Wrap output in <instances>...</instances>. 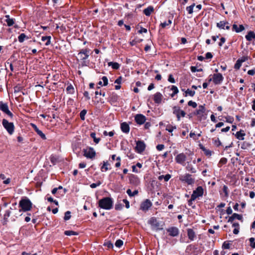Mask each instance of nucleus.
<instances>
[{"label": "nucleus", "mask_w": 255, "mask_h": 255, "mask_svg": "<svg viewBox=\"0 0 255 255\" xmlns=\"http://www.w3.org/2000/svg\"><path fill=\"white\" fill-rule=\"evenodd\" d=\"M195 6V4L194 3H193L191 5L186 7V10H187V11L188 12V13L189 14H191L193 13V8H194Z\"/></svg>", "instance_id": "35"}, {"label": "nucleus", "mask_w": 255, "mask_h": 255, "mask_svg": "<svg viewBox=\"0 0 255 255\" xmlns=\"http://www.w3.org/2000/svg\"><path fill=\"white\" fill-rule=\"evenodd\" d=\"M86 113H87V111L86 110H83L82 111H81V112L80 113V118L82 120H85V117Z\"/></svg>", "instance_id": "47"}, {"label": "nucleus", "mask_w": 255, "mask_h": 255, "mask_svg": "<svg viewBox=\"0 0 255 255\" xmlns=\"http://www.w3.org/2000/svg\"><path fill=\"white\" fill-rule=\"evenodd\" d=\"M105 247H107L108 249L113 248V244L110 241H107L104 244Z\"/></svg>", "instance_id": "48"}, {"label": "nucleus", "mask_w": 255, "mask_h": 255, "mask_svg": "<svg viewBox=\"0 0 255 255\" xmlns=\"http://www.w3.org/2000/svg\"><path fill=\"white\" fill-rule=\"evenodd\" d=\"M217 26L220 29L229 30L230 26L228 22L221 21L217 23Z\"/></svg>", "instance_id": "17"}, {"label": "nucleus", "mask_w": 255, "mask_h": 255, "mask_svg": "<svg viewBox=\"0 0 255 255\" xmlns=\"http://www.w3.org/2000/svg\"><path fill=\"white\" fill-rule=\"evenodd\" d=\"M117 162L115 164V166L116 167H119L121 166V157L118 156L116 158Z\"/></svg>", "instance_id": "57"}, {"label": "nucleus", "mask_w": 255, "mask_h": 255, "mask_svg": "<svg viewBox=\"0 0 255 255\" xmlns=\"http://www.w3.org/2000/svg\"><path fill=\"white\" fill-rule=\"evenodd\" d=\"M204 194V189L202 186L197 187L195 190L193 191L191 195L193 199H197L203 196Z\"/></svg>", "instance_id": "9"}, {"label": "nucleus", "mask_w": 255, "mask_h": 255, "mask_svg": "<svg viewBox=\"0 0 255 255\" xmlns=\"http://www.w3.org/2000/svg\"><path fill=\"white\" fill-rule=\"evenodd\" d=\"M91 137H92L94 139V142L96 143H98L100 140V138H97L96 137V133L95 132H92L90 134Z\"/></svg>", "instance_id": "43"}, {"label": "nucleus", "mask_w": 255, "mask_h": 255, "mask_svg": "<svg viewBox=\"0 0 255 255\" xmlns=\"http://www.w3.org/2000/svg\"><path fill=\"white\" fill-rule=\"evenodd\" d=\"M242 216L237 213H234L229 219L228 222L233 223L234 220L236 219L239 220H242Z\"/></svg>", "instance_id": "22"}, {"label": "nucleus", "mask_w": 255, "mask_h": 255, "mask_svg": "<svg viewBox=\"0 0 255 255\" xmlns=\"http://www.w3.org/2000/svg\"><path fill=\"white\" fill-rule=\"evenodd\" d=\"M19 212L21 211L26 212L30 211L32 207V203L30 200L27 198H22L19 203Z\"/></svg>", "instance_id": "2"}, {"label": "nucleus", "mask_w": 255, "mask_h": 255, "mask_svg": "<svg viewBox=\"0 0 255 255\" xmlns=\"http://www.w3.org/2000/svg\"><path fill=\"white\" fill-rule=\"evenodd\" d=\"M224 80V77L222 74H214L213 75V82L215 85L221 84Z\"/></svg>", "instance_id": "13"}, {"label": "nucleus", "mask_w": 255, "mask_h": 255, "mask_svg": "<svg viewBox=\"0 0 255 255\" xmlns=\"http://www.w3.org/2000/svg\"><path fill=\"white\" fill-rule=\"evenodd\" d=\"M248 74L250 75H254L255 74V68L251 70H249L248 71Z\"/></svg>", "instance_id": "64"}, {"label": "nucleus", "mask_w": 255, "mask_h": 255, "mask_svg": "<svg viewBox=\"0 0 255 255\" xmlns=\"http://www.w3.org/2000/svg\"><path fill=\"white\" fill-rule=\"evenodd\" d=\"M138 192L137 190H135L133 192H132L131 190L129 189L127 190V193L129 197H133L135 195L138 194Z\"/></svg>", "instance_id": "34"}, {"label": "nucleus", "mask_w": 255, "mask_h": 255, "mask_svg": "<svg viewBox=\"0 0 255 255\" xmlns=\"http://www.w3.org/2000/svg\"><path fill=\"white\" fill-rule=\"evenodd\" d=\"M245 37L248 41H251L255 39V33L254 31H250Z\"/></svg>", "instance_id": "24"}, {"label": "nucleus", "mask_w": 255, "mask_h": 255, "mask_svg": "<svg viewBox=\"0 0 255 255\" xmlns=\"http://www.w3.org/2000/svg\"><path fill=\"white\" fill-rule=\"evenodd\" d=\"M50 39L51 36H42L41 38V40L42 41H46L45 43V45L46 46H48L50 44Z\"/></svg>", "instance_id": "32"}, {"label": "nucleus", "mask_w": 255, "mask_h": 255, "mask_svg": "<svg viewBox=\"0 0 255 255\" xmlns=\"http://www.w3.org/2000/svg\"><path fill=\"white\" fill-rule=\"evenodd\" d=\"M135 121L138 125L143 124L146 121V118L141 114H137L135 116Z\"/></svg>", "instance_id": "18"}, {"label": "nucleus", "mask_w": 255, "mask_h": 255, "mask_svg": "<svg viewBox=\"0 0 255 255\" xmlns=\"http://www.w3.org/2000/svg\"><path fill=\"white\" fill-rule=\"evenodd\" d=\"M245 28L243 25H238L234 24L233 25V30L235 31L236 32H240L244 30Z\"/></svg>", "instance_id": "25"}, {"label": "nucleus", "mask_w": 255, "mask_h": 255, "mask_svg": "<svg viewBox=\"0 0 255 255\" xmlns=\"http://www.w3.org/2000/svg\"><path fill=\"white\" fill-rule=\"evenodd\" d=\"M169 235L172 237H177L179 233V229L176 227H171L166 229Z\"/></svg>", "instance_id": "14"}, {"label": "nucleus", "mask_w": 255, "mask_h": 255, "mask_svg": "<svg viewBox=\"0 0 255 255\" xmlns=\"http://www.w3.org/2000/svg\"><path fill=\"white\" fill-rule=\"evenodd\" d=\"M37 134L41 137L43 139H45L46 138L45 135L42 132L41 130L39 129L37 132H36Z\"/></svg>", "instance_id": "49"}, {"label": "nucleus", "mask_w": 255, "mask_h": 255, "mask_svg": "<svg viewBox=\"0 0 255 255\" xmlns=\"http://www.w3.org/2000/svg\"><path fill=\"white\" fill-rule=\"evenodd\" d=\"M190 68L192 72H200L202 71V69H197L195 66H191Z\"/></svg>", "instance_id": "50"}, {"label": "nucleus", "mask_w": 255, "mask_h": 255, "mask_svg": "<svg viewBox=\"0 0 255 255\" xmlns=\"http://www.w3.org/2000/svg\"><path fill=\"white\" fill-rule=\"evenodd\" d=\"M113 200L111 197H104L99 201L98 206L100 208L109 210L113 208Z\"/></svg>", "instance_id": "1"}, {"label": "nucleus", "mask_w": 255, "mask_h": 255, "mask_svg": "<svg viewBox=\"0 0 255 255\" xmlns=\"http://www.w3.org/2000/svg\"><path fill=\"white\" fill-rule=\"evenodd\" d=\"M121 129L123 132L128 133L129 131V126L126 122H124L121 124Z\"/></svg>", "instance_id": "21"}, {"label": "nucleus", "mask_w": 255, "mask_h": 255, "mask_svg": "<svg viewBox=\"0 0 255 255\" xmlns=\"http://www.w3.org/2000/svg\"><path fill=\"white\" fill-rule=\"evenodd\" d=\"M187 236L190 241H193L196 238L195 232L192 229H187Z\"/></svg>", "instance_id": "19"}, {"label": "nucleus", "mask_w": 255, "mask_h": 255, "mask_svg": "<svg viewBox=\"0 0 255 255\" xmlns=\"http://www.w3.org/2000/svg\"><path fill=\"white\" fill-rule=\"evenodd\" d=\"M249 241L250 242V243H251V246L253 248H255V238H251L250 239H249Z\"/></svg>", "instance_id": "56"}, {"label": "nucleus", "mask_w": 255, "mask_h": 255, "mask_svg": "<svg viewBox=\"0 0 255 255\" xmlns=\"http://www.w3.org/2000/svg\"><path fill=\"white\" fill-rule=\"evenodd\" d=\"M171 90L173 91V93L171 94L172 97H173L175 95L177 94L179 92L177 87L174 85L172 86Z\"/></svg>", "instance_id": "39"}, {"label": "nucleus", "mask_w": 255, "mask_h": 255, "mask_svg": "<svg viewBox=\"0 0 255 255\" xmlns=\"http://www.w3.org/2000/svg\"><path fill=\"white\" fill-rule=\"evenodd\" d=\"M123 245V242L121 240H117L115 243V246L118 248H120Z\"/></svg>", "instance_id": "52"}, {"label": "nucleus", "mask_w": 255, "mask_h": 255, "mask_svg": "<svg viewBox=\"0 0 255 255\" xmlns=\"http://www.w3.org/2000/svg\"><path fill=\"white\" fill-rule=\"evenodd\" d=\"M187 157L185 153H181L176 155L175 158V161L183 166L185 165V161H186Z\"/></svg>", "instance_id": "11"}, {"label": "nucleus", "mask_w": 255, "mask_h": 255, "mask_svg": "<svg viewBox=\"0 0 255 255\" xmlns=\"http://www.w3.org/2000/svg\"><path fill=\"white\" fill-rule=\"evenodd\" d=\"M227 158H226L225 157H223L220 159V160L219 162V164H218V166L219 167H221L222 165L225 164L227 163Z\"/></svg>", "instance_id": "45"}, {"label": "nucleus", "mask_w": 255, "mask_h": 255, "mask_svg": "<svg viewBox=\"0 0 255 255\" xmlns=\"http://www.w3.org/2000/svg\"><path fill=\"white\" fill-rule=\"evenodd\" d=\"M64 234L66 236H77L78 235V233L73 231H65Z\"/></svg>", "instance_id": "36"}, {"label": "nucleus", "mask_w": 255, "mask_h": 255, "mask_svg": "<svg viewBox=\"0 0 255 255\" xmlns=\"http://www.w3.org/2000/svg\"><path fill=\"white\" fill-rule=\"evenodd\" d=\"M162 95L160 92H157L154 95V101L156 104L161 103L162 99Z\"/></svg>", "instance_id": "23"}, {"label": "nucleus", "mask_w": 255, "mask_h": 255, "mask_svg": "<svg viewBox=\"0 0 255 255\" xmlns=\"http://www.w3.org/2000/svg\"><path fill=\"white\" fill-rule=\"evenodd\" d=\"M5 17L6 18L5 21L7 24L8 26H10L13 25L14 23V21L12 19H10L9 18V15H6Z\"/></svg>", "instance_id": "38"}, {"label": "nucleus", "mask_w": 255, "mask_h": 255, "mask_svg": "<svg viewBox=\"0 0 255 255\" xmlns=\"http://www.w3.org/2000/svg\"><path fill=\"white\" fill-rule=\"evenodd\" d=\"M226 122L229 123H232L234 121V119L233 117L230 116H228L226 118Z\"/></svg>", "instance_id": "61"}, {"label": "nucleus", "mask_w": 255, "mask_h": 255, "mask_svg": "<svg viewBox=\"0 0 255 255\" xmlns=\"http://www.w3.org/2000/svg\"><path fill=\"white\" fill-rule=\"evenodd\" d=\"M101 184V182H99L98 183H92L90 185V187L92 188H96L97 187L100 186Z\"/></svg>", "instance_id": "63"}, {"label": "nucleus", "mask_w": 255, "mask_h": 255, "mask_svg": "<svg viewBox=\"0 0 255 255\" xmlns=\"http://www.w3.org/2000/svg\"><path fill=\"white\" fill-rule=\"evenodd\" d=\"M154 8L152 6H149L143 10L144 14L146 16H149L152 12H153Z\"/></svg>", "instance_id": "27"}, {"label": "nucleus", "mask_w": 255, "mask_h": 255, "mask_svg": "<svg viewBox=\"0 0 255 255\" xmlns=\"http://www.w3.org/2000/svg\"><path fill=\"white\" fill-rule=\"evenodd\" d=\"M188 106L192 107L194 108H195L197 106V104H196V103L192 101H189L188 103Z\"/></svg>", "instance_id": "53"}, {"label": "nucleus", "mask_w": 255, "mask_h": 255, "mask_svg": "<svg viewBox=\"0 0 255 255\" xmlns=\"http://www.w3.org/2000/svg\"><path fill=\"white\" fill-rule=\"evenodd\" d=\"M172 23V20L170 19H169L167 21H164L163 22L161 23L160 26L162 28H165L167 26L170 25Z\"/></svg>", "instance_id": "40"}, {"label": "nucleus", "mask_w": 255, "mask_h": 255, "mask_svg": "<svg viewBox=\"0 0 255 255\" xmlns=\"http://www.w3.org/2000/svg\"><path fill=\"white\" fill-rule=\"evenodd\" d=\"M152 203L149 199H146L140 205V209L146 212L152 206Z\"/></svg>", "instance_id": "16"}, {"label": "nucleus", "mask_w": 255, "mask_h": 255, "mask_svg": "<svg viewBox=\"0 0 255 255\" xmlns=\"http://www.w3.org/2000/svg\"><path fill=\"white\" fill-rule=\"evenodd\" d=\"M185 96H190L191 97H193L195 94V92L194 91H192L189 89H187L186 91H185Z\"/></svg>", "instance_id": "37"}, {"label": "nucleus", "mask_w": 255, "mask_h": 255, "mask_svg": "<svg viewBox=\"0 0 255 255\" xmlns=\"http://www.w3.org/2000/svg\"><path fill=\"white\" fill-rule=\"evenodd\" d=\"M89 51L90 50L88 49H82L78 54L80 60L82 61L81 63L82 66H86L89 64V61H86V60L89 56Z\"/></svg>", "instance_id": "4"}, {"label": "nucleus", "mask_w": 255, "mask_h": 255, "mask_svg": "<svg viewBox=\"0 0 255 255\" xmlns=\"http://www.w3.org/2000/svg\"><path fill=\"white\" fill-rule=\"evenodd\" d=\"M115 132L114 131H111L109 132H108L107 131H104L103 132V134L105 136L109 135L110 136H113L114 135Z\"/></svg>", "instance_id": "51"}, {"label": "nucleus", "mask_w": 255, "mask_h": 255, "mask_svg": "<svg viewBox=\"0 0 255 255\" xmlns=\"http://www.w3.org/2000/svg\"><path fill=\"white\" fill-rule=\"evenodd\" d=\"M226 39L224 37H222L220 39V41L219 42L218 45L220 47H221L223 44L225 42Z\"/></svg>", "instance_id": "62"}, {"label": "nucleus", "mask_w": 255, "mask_h": 255, "mask_svg": "<svg viewBox=\"0 0 255 255\" xmlns=\"http://www.w3.org/2000/svg\"><path fill=\"white\" fill-rule=\"evenodd\" d=\"M2 124L9 134H12L13 133L14 126L13 123L8 122L6 120L3 119Z\"/></svg>", "instance_id": "5"}, {"label": "nucleus", "mask_w": 255, "mask_h": 255, "mask_svg": "<svg viewBox=\"0 0 255 255\" xmlns=\"http://www.w3.org/2000/svg\"><path fill=\"white\" fill-rule=\"evenodd\" d=\"M123 208V205L122 204L117 203L115 205V209L116 210H120Z\"/></svg>", "instance_id": "60"}, {"label": "nucleus", "mask_w": 255, "mask_h": 255, "mask_svg": "<svg viewBox=\"0 0 255 255\" xmlns=\"http://www.w3.org/2000/svg\"><path fill=\"white\" fill-rule=\"evenodd\" d=\"M176 128V127L175 126H173L172 125H168L166 128V130L169 132H172L174 129Z\"/></svg>", "instance_id": "42"}, {"label": "nucleus", "mask_w": 255, "mask_h": 255, "mask_svg": "<svg viewBox=\"0 0 255 255\" xmlns=\"http://www.w3.org/2000/svg\"><path fill=\"white\" fill-rule=\"evenodd\" d=\"M168 82L171 83H175V79L173 77V76H172V75L171 74H170L168 76Z\"/></svg>", "instance_id": "54"}, {"label": "nucleus", "mask_w": 255, "mask_h": 255, "mask_svg": "<svg viewBox=\"0 0 255 255\" xmlns=\"http://www.w3.org/2000/svg\"><path fill=\"white\" fill-rule=\"evenodd\" d=\"M13 65H15L14 57L11 56L6 62V66L9 67L11 71L14 70Z\"/></svg>", "instance_id": "20"}, {"label": "nucleus", "mask_w": 255, "mask_h": 255, "mask_svg": "<svg viewBox=\"0 0 255 255\" xmlns=\"http://www.w3.org/2000/svg\"><path fill=\"white\" fill-rule=\"evenodd\" d=\"M84 156L87 158L93 159L96 156V152L94 148L91 147L87 148L83 150Z\"/></svg>", "instance_id": "8"}, {"label": "nucleus", "mask_w": 255, "mask_h": 255, "mask_svg": "<svg viewBox=\"0 0 255 255\" xmlns=\"http://www.w3.org/2000/svg\"><path fill=\"white\" fill-rule=\"evenodd\" d=\"M205 112V107L203 105H200L196 112V115L200 121L204 120L206 119L207 117Z\"/></svg>", "instance_id": "7"}, {"label": "nucleus", "mask_w": 255, "mask_h": 255, "mask_svg": "<svg viewBox=\"0 0 255 255\" xmlns=\"http://www.w3.org/2000/svg\"><path fill=\"white\" fill-rule=\"evenodd\" d=\"M249 59L248 56H244L242 57L241 58L238 59L242 63L247 60H248Z\"/></svg>", "instance_id": "59"}, {"label": "nucleus", "mask_w": 255, "mask_h": 255, "mask_svg": "<svg viewBox=\"0 0 255 255\" xmlns=\"http://www.w3.org/2000/svg\"><path fill=\"white\" fill-rule=\"evenodd\" d=\"M145 144L143 141L138 140L136 143L135 151L138 153H141L145 150Z\"/></svg>", "instance_id": "12"}, {"label": "nucleus", "mask_w": 255, "mask_h": 255, "mask_svg": "<svg viewBox=\"0 0 255 255\" xmlns=\"http://www.w3.org/2000/svg\"><path fill=\"white\" fill-rule=\"evenodd\" d=\"M108 66H111L113 69L118 70L120 67V65L117 62H110L108 63Z\"/></svg>", "instance_id": "29"}, {"label": "nucleus", "mask_w": 255, "mask_h": 255, "mask_svg": "<svg viewBox=\"0 0 255 255\" xmlns=\"http://www.w3.org/2000/svg\"><path fill=\"white\" fill-rule=\"evenodd\" d=\"M66 90H67V92L69 94H73L74 92V87L71 84L67 86V87L66 88Z\"/></svg>", "instance_id": "41"}, {"label": "nucleus", "mask_w": 255, "mask_h": 255, "mask_svg": "<svg viewBox=\"0 0 255 255\" xmlns=\"http://www.w3.org/2000/svg\"><path fill=\"white\" fill-rule=\"evenodd\" d=\"M110 167V164L109 162L106 161L103 162V164L101 167V170L102 172H106L108 171L109 169H111V168Z\"/></svg>", "instance_id": "26"}, {"label": "nucleus", "mask_w": 255, "mask_h": 255, "mask_svg": "<svg viewBox=\"0 0 255 255\" xmlns=\"http://www.w3.org/2000/svg\"><path fill=\"white\" fill-rule=\"evenodd\" d=\"M70 218H71V212L69 211H66L65 213V216L64 217V220L67 221V220H69L70 219Z\"/></svg>", "instance_id": "46"}, {"label": "nucleus", "mask_w": 255, "mask_h": 255, "mask_svg": "<svg viewBox=\"0 0 255 255\" xmlns=\"http://www.w3.org/2000/svg\"><path fill=\"white\" fill-rule=\"evenodd\" d=\"M102 80H103V86H107L108 84V79L107 78V77L106 76H103L102 78Z\"/></svg>", "instance_id": "58"}, {"label": "nucleus", "mask_w": 255, "mask_h": 255, "mask_svg": "<svg viewBox=\"0 0 255 255\" xmlns=\"http://www.w3.org/2000/svg\"><path fill=\"white\" fill-rule=\"evenodd\" d=\"M129 180L131 183H137L139 182L138 178L135 175H131L129 177Z\"/></svg>", "instance_id": "31"}, {"label": "nucleus", "mask_w": 255, "mask_h": 255, "mask_svg": "<svg viewBox=\"0 0 255 255\" xmlns=\"http://www.w3.org/2000/svg\"><path fill=\"white\" fill-rule=\"evenodd\" d=\"M148 223L150 225L152 229L153 230L158 231L163 229V223L157 220L155 217L151 218L148 220Z\"/></svg>", "instance_id": "3"}, {"label": "nucleus", "mask_w": 255, "mask_h": 255, "mask_svg": "<svg viewBox=\"0 0 255 255\" xmlns=\"http://www.w3.org/2000/svg\"><path fill=\"white\" fill-rule=\"evenodd\" d=\"M186 169L188 171H189L193 173H196V172L195 168H194L191 164H189V162H188V164L186 166Z\"/></svg>", "instance_id": "33"}, {"label": "nucleus", "mask_w": 255, "mask_h": 255, "mask_svg": "<svg viewBox=\"0 0 255 255\" xmlns=\"http://www.w3.org/2000/svg\"><path fill=\"white\" fill-rule=\"evenodd\" d=\"M0 110L10 118H12L13 114L9 110L8 105L2 101L0 102Z\"/></svg>", "instance_id": "10"}, {"label": "nucleus", "mask_w": 255, "mask_h": 255, "mask_svg": "<svg viewBox=\"0 0 255 255\" xmlns=\"http://www.w3.org/2000/svg\"><path fill=\"white\" fill-rule=\"evenodd\" d=\"M179 180L183 182L186 183L188 185H192L195 182V179L192 178V175L188 173L179 176Z\"/></svg>", "instance_id": "6"}, {"label": "nucleus", "mask_w": 255, "mask_h": 255, "mask_svg": "<svg viewBox=\"0 0 255 255\" xmlns=\"http://www.w3.org/2000/svg\"><path fill=\"white\" fill-rule=\"evenodd\" d=\"M245 135V133H244V131H239L236 132V137L237 139L239 140H244V136Z\"/></svg>", "instance_id": "28"}, {"label": "nucleus", "mask_w": 255, "mask_h": 255, "mask_svg": "<svg viewBox=\"0 0 255 255\" xmlns=\"http://www.w3.org/2000/svg\"><path fill=\"white\" fill-rule=\"evenodd\" d=\"M196 199H193L192 196H191V198L188 201V204L189 206H191L192 208H194L195 206H193V202Z\"/></svg>", "instance_id": "55"}, {"label": "nucleus", "mask_w": 255, "mask_h": 255, "mask_svg": "<svg viewBox=\"0 0 255 255\" xmlns=\"http://www.w3.org/2000/svg\"><path fill=\"white\" fill-rule=\"evenodd\" d=\"M242 65V63L239 59H238L234 65V68L236 70H239L241 68Z\"/></svg>", "instance_id": "44"}, {"label": "nucleus", "mask_w": 255, "mask_h": 255, "mask_svg": "<svg viewBox=\"0 0 255 255\" xmlns=\"http://www.w3.org/2000/svg\"><path fill=\"white\" fill-rule=\"evenodd\" d=\"M173 113L176 115L177 121H179L180 120L181 117H185L186 113L184 111L180 110L179 108L175 107L173 108Z\"/></svg>", "instance_id": "15"}, {"label": "nucleus", "mask_w": 255, "mask_h": 255, "mask_svg": "<svg viewBox=\"0 0 255 255\" xmlns=\"http://www.w3.org/2000/svg\"><path fill=\"white\" fill-rule=\"evenodd\" d=\"M29 38V36L26 35L24 33H21L18 37V41L20 43L23 42L25 40H27Z\"/></svg>", "instance_id": "30"}]
</instances>
